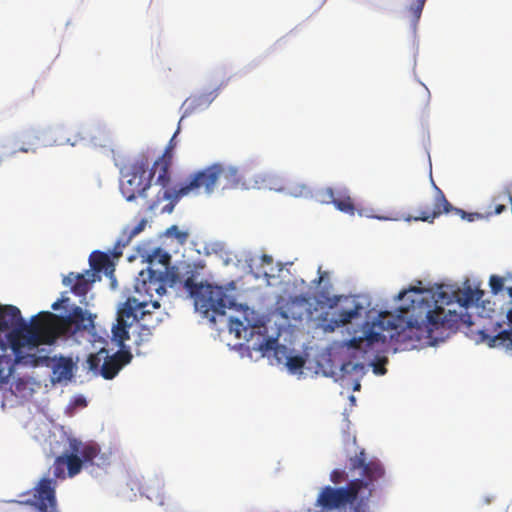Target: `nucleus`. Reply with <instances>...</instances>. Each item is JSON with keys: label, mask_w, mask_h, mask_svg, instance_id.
Segmentation results:
<instances>
[{"label": "nucleus", "mask_w": 512, "mask_h": 512, "mask_svg": "<svg viewBox=\"0 0 512 512\" xmlns=\"http://www.w3.org/2000/svg\"><path fill=\"white\" fill-rule=\"evenodd\" d=\"M95 317V315L84 311L79 306H74L66 316H58L45 311L32 317V325L27 327V330L31 334L30 339L36 341V343L50 345L64 332L86 331L94 333Z\"/></svg>", "instance_id": "nucleus-4"}, {"label": "nucleus", "mask_w": 512, "mask_h": 512, "mask_svg": "<svg viewBox=\"0 0 512 512\" xmlns=\"http://www.w3.org/2000/svg\"><path fill=\"white\" fill-rule=\"evenodd\" d=\"M20 151H21V152H25V153H27V152L29 151V149H28V148H24V147H22V148H20Z\"/></svg>", "instance_id": "nucleus-43"}, {"label": "nucleus", "mask_w": 512, "mask_h": 512, "mask_svg": "<svg viewBox=\"0 0 512 512\" xmlns=\"http://www.w3.org/2000/svg\"><path fill=\"white\" fill-rule=\"evenodd\" d=\"M327 194L331 200V202L334 204V206L341 212L354 215L355 213V205L353 203V200L348 195H339L338 197L334 196V192L331 188L327 189Z\"/></svg>", "instance_id": "nucleus-22"}, {"label": "nucleus", "mask_w": 512, "mask_h": 512, "mask_svg": "<svg viewBox=\"0 0 512 512\" xmlns=\"http://www.w3.org/2000/svg\"><path fill=\"white\" fill-rule=\"evenodd\" d=\"M69 450L81 456L83 463L93 464L94 459L98 456L100 448L94 443H83L77 439H70Z\"/></svg>", "instance_id": "nucleus-20"}, {"label": "nucleus", "mask_w": 512, "mask_h": 512, "mask_svg": "<svg viewBox=\"0 0 512 512\" xmlns=\"http://www.w3.org/2000/svg\"><path fill=\"white\" fill-rule=\"evenodd\" d=\"M424 4H425V0H415L410 5L409 10L412 13L413 17L415 18V20H419L421 13L423 11V8H424Z\"/></svg>", "instance_id": "nucleus-32"}, {"label": "nucleus", "mask_w": 512, "mask_h": 512, "mask_svg": "<svg viewBox=\"0 0 512 512\" xmlns=\"http://www.w3.org/2000/svg\"><path fill=\"white\" fill-rule=\"evenodd\" d=\"M363 306L354 302L353 307L348 310H341L336 317L331 318L326 324H324V330L333 332L336 328L344 326L350 323L353 319L361 316Z\"/></svg>", "instance_id": "nucleus-19"}, {"label": "nucleus", "mask_w": 512, "mask_h": 512, "mask_svg": "<svg viewBox=\"0 0 512 512\" xmlns=\"http://www.w3.org/2000/svg\"><path fill=\"white\" fill-rule=\"evenodd\" d=\"M54 379L58 382L70 380L73 376V362L70 358H60L53 367Z\"/></svg>", "instance_id": "nucleus-23"}, {"label": "nucleus", "mask_w": 512, "mask_h": 512, "mask_svg": "<svg viewBox=\"0 0 512 512\" xmlns=\"http://www.w3.org/2000/svg\"><path fill=\"white\" fill-rule=\"evenodd\" d=\"M318 272L320 275L316 282H317V284H320L324 280V278L327 276V272H322L321 267L319 268Z\"/></svg>", "instance_id": "nucleus-39"}, {"label": "nucleus", "mask_w": 512, "mask_h": 512, "mask_svg": "<svg viewBox=\"0 0 512 512\" xmlns=\"http://www.w3.org/2000/svg\"><path fill=\"white\" fill-rule=\"evenodd\" d=\"M285 365L287 366V368L289 369L290 372L296 373L298 371H301L302 368L304 367L305 359L300 355H295V356L290 355L289 358L287 359Z\"/></svg>", "instance_id": "nucleus-29"}, {"label": "nucleus", "mask_w": 512, "mask_h": 512, "mask_svg": "<svg viewBox=\"0 0 512 512\" xmlns=\"http://www.w3.org/2000/svg\"><path fill=\"white\" fill-rule=\"evenodd\" d=\"M350 469H361L362 478L352 479L345 486L326 485L317 495L314 506L317 512H369L370 499L381 481L385 480V468L379 460L367 461L365 450L349 459Z\"/></svg>", "instance_id": "nucleus-2"}, {"label": "nucleus", "mask_w": 512, "mask_h": 512, "mask_svg": "<svg viewBox=\"0 0 512 512\" xmlns=\"http://www.w3.org/2000/svg\"><path fill=\"white\" fill-rule=\"evenodd\" d=\"M265 181L270 189L282 192L289 196L308 197L311 194L309 186L294 178L283 179L278 176H268Z\"/></svg>", "instance_id": "nucleus-13"}, {"label": "nucleus", "mask_w": 512, "mask_h": 512, "mask_svg": "<svg viewBox=\"0 0 512 512\" xmlns=\"http://www.w3.org/2000/svg\"><path fill=\"white\" fill-rule=\"evenodd\" d=\"M340 299H341V296H335V297H333V299H331V300H330L331 302H330L329 306H330L331 308H332V307H334V306H336V305L338 304V302L340 301Z\"/></svg>", "instance_id": "nucleus-40"}, {"label": "nucleus", "mask_w": 512, "mask_h": 512, "mask_svg": "<svg viewBox=\"0 0 512 512\" xmlns=\"http://www.w3.org/2000/svg\"><path fill=\"white\" fill-rule=\"evenodd\" d=\"M32 325V320L27 323L21 316L20 310L13 305L0 306V331H9L7 337L15 355V363L25 366H48L50 357L37 355L36 353H22V349L34 350L43 343H36L30 339L27 327ZM6 351L5 343L0 340V385L7 384L12 376V359L3 353Z\"/></svg>", "instance_id": "nucleus-3"}, {"label": "nucleus", "mask_w": 512, "mask_h": 512, "mask_svg": "<svg viewBox=\"0 0 512 512\" xmlns=\"http://www.w3.org/2000/svg\"><path fill=\"white\" fill-rule=\"evenodd\" d=\"M147 224L146 219H142L130 232L129 238H132L142 232Z\"/></svg>", "instance_id": "nucleus-35"}, {"label": "nucleus", "mask_w": 512, "mask_h": 512, "mask_svg": "<svg viewBox=\"0 0 512 512\" xmlns=\"http://www.w3.org/2000/svg\"><path fill=\"white\" fill-rule=\"evenodd\" d=\"M417 296L407 308V319L403 315L393 316L382 312L376 321L363 324V334L353 337L345 345L352 349H368L376 343H385L387 338L397 344L396 350L415 349L424 343L444 338L446 332H455L463 315L455 310H445V306L458 303L463 308L477 305L484 291L473 289L470 285L453 290L450 286L440 285L435 291L410 287L398 294L403 299L408 293Z\"/></svg>", "instance_id": "nucleus-1"}, {"label": "nucleus", "mask_w": 512, "mask_h": 512, "mask_svg": "<svg viewBox=\"0 0 512 512\" xmlns=\"http://www.w3.org/2000/svg\"><path fill=\"white\" fill-rule=\"evenodd\" d=\"M507 319L511 324L509 330H499L497 334L491 338V346H503L509 350H512V309L507 312Z\"/></svg>", "instance_id": "nucleus-24"}, {"label": "nucleus", "mask_w": 512, "mask_h": 512, "mask_svg": "<svg viewBox=\"0 0 512 512\" xmlns=\"http://www.w3.org/2000/svg\"><path fill=\"white\" fill-rule=\"evenodd\" d=\"M491 293L497 295L504 288V279L498 275H492L489 279Z\"/></svg>", "instance_id": "nucleus-30"}, {"label": "nucleus", "mask_w": 512, "mask_h": 512, "mask_svg": "<svg viewBox=\"0 0 512 512\" xmlns=\"http://www.w3.org/2000/svg\"><path fill=\"white\" fill-rule=\"evenodd\" d=\"M13 385H14V392H21L22 388L25 387L26 383L23 380H18Z\"/></svg>", "instance_id": "nucleus-37"}, {"label": "nucleus", "mask_w": 512, "mask_h": 512, "mask_svg": "<svg viewBox=\"0 0 512 512\" xmlns=\"http://www.w3.org/2000/svg\"><path fill=\"white\" fill-rule=\"evenodd\" d=\"M219 172L218 163L195 171L187 177L186 181L178 189L166 190L164 198L176 202L189 194L210 195L219 181Z\"/></svg>", "instance_id": "nucleus-6"}, {"label": "nucleus", "mask_w": 512, "mask_h": 512, "mask_svg": "<svg viewBox=\"0 0 512 512\" xmlns=\"http://www.w3.org/2000/svg\"><path fill=\"white\" fill-rule=\"evenodd\" d=\"M149 281H143V286H145V289L147 292H150L151 290H154L159 295H163L166 292L165 287L157 280L153 279V276L155 275V271L149 269Z\"/></svg>", "instance_id": "nucleus-28"}, {"label": "nucleus", "mask_w": 512, "mask_h": 512, "mask_svg": "<svg viewBox=\"0 0 512 512\" xmlns=\"http://www.w3.org/2000/svg\"><path fill=\"white\" fill-rule=\"evenodd\" d=\"M69 301V298L67 297H62L60 299H58L57 301H55L52 305H51V308L53 310H58L62 305H64L65 303H67Z\"/></svg>", "instance_id": "nucleus-36"}, {"label": "nucleus", "mask_w": 512, "mask_h": 512, "mask_svg": "<svg viewBox=\"0 0 512 512\" xmlns=\"http://www.w3.org/2000/svg\"><path fill=\"white\" fill-rule=\"evenodd\" d=\"M504 210H505V206H504V205H499V206H497V208H496L495 212H496L497 214H500V213H502Z\"/></svg>", "instance_id": "nucleus-41"}, {"label": "nucleus", "mask_w": 512, "mask_h": 512, "mask_svg": "<svg viewBox=\"0 0 512 512\" xmlns=\"http://www.w3.org/2000/svg\"><path fill=\"white\" fill-rule=\"evenodd\" d=\"M210 95H212V93H210L209 95H202V96H199V97L193 98V99H188L186 102H189L190 105H194V106H200L202 104L207 106L216 97L217 94H215L213 97L209 98Z\"/></svg>", "instance_id": "nucleus-33"}, {"label": "nucleus", "mask_w": 512, "mask_h": 512, "mask_svg": "<svg viewBox=\"0 0 512 512\" xmlns=\"http://www.w3.org/2000/svg\"><path fill=\"white\" fill-rule=\"evenodd\" d=\"M306 300L303 298H294L286 305V311L283 312L285 318H292L294 320H300L303 316V311H294V308H305Z\"/></svg>", "instance_id": "nucleus-27"}, {"label": "nucleus", "mask_w": 512, "mask_h": 512, "mask_svg": "<svg viewBox=\"0 0 512 512\" xmlns=\"http://www.w3.org/2000/svg\"><path fill=\"white\" fill-rule=\"evenodd\" d=\"M176 136V133L173 137ZM174 138L171 139L170 143H172ZM172 145L169 144V146L165 149L163 155L157 159L153 166L150 168L149 171L154 172V175L158 171V176L156 179V183L161 185L163 188L167 187L170 184L171 177H170V167L172 165Z\"/></svg>", "instance_id": "nucleus-15"}, {"label": "nucleus", "mask_w": 512, "mask_h": 512, "mask_svg": "<svg viewBox=\"0 0 512 512\" xmlns=\"http://www.w3.org/2000/svg\"><path fill=\"white\" fill-rule=\"evenodd\" d=\"M150 161L147 157L137 159L123 175L120 184L122 195L127 201L145 198L146 191L151 187L154 172L149 171Z\"/></svg>", "instance_id": "nucleus-7"}, {"label": "nucleus", "mask_w": 512, "mask_h": 512, "mask_svg": "<svg viewBox=\"0 0 512 512\" xmlns=\"http://www.w3.org/2000/svg\"><path fill=\"white\" fill-rule=\"evenodd\" d=\"M89 264L91 267V273H99L104 271L106 274L113 272V264L110 257L100 251H93L89 256Z\"/></svg>", "instance_id": "nucleus-21"}, {"label": "nucleus", "mask_w": 512, "mask_h": 512, "mask_svg": "<svg viewBox=\"0 0 512 512\" xmlns=\"http://www.w3.org/2000/svg\"><path fill=\"white\" fill-rule=\"evenodd\" d=\"M359 389H360V383H358V382H357V383L354 385V391L359 390Z\"/></svg>", "instance_id": "nucleus-42"}, {"label": "nucleus", "mask_w": 512, "mask_h": 512, "mask_svg": "<svg viewBox=\"0 0 512 512\" xmlns=\"http://www.w3.org/2000/svg\"><path fill=\"white\" fill-rule=\"evenodd\" d=\"M56 482L49 478H42L33 488V498L26 501L36 508L37 512H57L55 494Z\"/></svg>", "instance_id": "nucleus-11"}, {"label": "nucleus", "mask_w": 512, "mask_h": 512, "mask_svg": "<svg viewBox=\"0 0 512 512\" xmlns=\"http://www.w3.org/2000/svg\"><path fill=\"white\" fill-rule=\"evenodd\" d=\"M95 274L87 270L85 273H69L64 279L63 284L70 286L71 291L77 296H85L90 289V284L95 282Z\"/></svg>", "instance_id": "nucleus-17"}, {"label": "nucleus", "mask_w": 512, "mask_h": 512, "mask_svg": "<svg viewBox=\"0 0 512 512\" xmlns=\"http://www.w3.org/2000/svg\"><path fill=\"white\" fill-rule=\"evenodd\" d=\"M374 372H375L376 374H381V375H383V374H385V373H386V369H385L383 366H381V365H375V366H374Z\"/></svg>", "instance_id": "nucleus-38"}, {"label": "nucleus", "mask_w": 512, "mask_h": 512, "mask_svg": "<svg viewBox=\"0 0 512 512\" xmlns=\"http://www.w3.org/2000/svg\"><path fill=\"white\" fill-rule=\"evenodd\" d=\"M242 319L238 317H230L228 328L231 334H234L237 339H245L251 341L255 334L262 338L267 329L264 326L259 315L247 306H240Z\"/></svg>", "instance_id": "nucleus-9"}, {"label": "nucleus", "mask_w": 512, "mask_h": 512, "mask_svg": "<svg viewBox=\"0 0 512 512\" xmlns=\"http://www.w3.org/2000/svg\"><path fill=\"white\" fill-rule=\"evenodd\" d=\"M184 288L194 300L197 310L206 315L212 312L211 321L213 322H215V315L224 316L226 309L235 305L234 300L227 295L224 288L197 283L193 274L185 279Z\"/></svg>", "instance_id": "nucleus-5"}, {"label": "nucleus", "mask_w": 512, "mask_h": 512, "mask_svg": "<svg viewBox=\"0 0 512 512\" xmlns=\"http://www.w3.org/2000/svg\"><path fill=\"white\" fill-rule=\"evenodd\" d=\"M130 324L117 318V323L112 327V340L122 349L124 343L129 339Z\"/></svg>", "instance_id": "nucleus-25"}, {"label": "nucleus", "mask_w": 512, "mask_h": 512, "mask_svg": "<svg viewBox=\"0 0 512 512\" xmlns=\"http://www.w3.org/2000/svg\"><path fill=\"white\" fill-rule=\"evenodd\" d=\"M132 359L129 351L119 350L113 355H109L105 348L96 353H92L86 360L87 369L94 374H100L104 379H113L122 367L128 364Z\"/></svg>", "instance_id": "nucleus-8"}, {"label": "nucleus", "mask_w": 512, "mask_h": 512, "mask_svg": "<svg viewBox=\"0 0 512 512\" xmlns=\"http://www.w3.org/2000/svg\"><path fill=\"white\" fill-rule=\"evenodd\" d=\"M83 461L77 453L71 452L58 456L53 464V474L55 478L64 479L66 477L65 467L67 468V475L74 477L80 473Z\"/></svg>", "instance_id": "nucleus-14"}, {"label": "nucleus", "mask_w": 512, "mask_h": 512, "mask_svg": "<svg viewBox=\"0 0 512 512\" xmlns=\"http://www.w3.org/2000/svg\"><path fill=\"white\" fill-rule=\"evenodd\" d=\"M149 307L158 310L160 304L158 301H139L135 297H129L119 308L117 318H122V321L132 325L136 321L146 320L147 317L153 316Z\"/></svg>", "instance_id": "nucleus-12"}, {"label": "nucleus", "mask_w": 512, "mask_h": 512, "mask_svg": "<svg viewBox=\"0 0 512 512\" xmlns=\"http://www.w3.org/2000/svg\"><path fill=\"white\" fill-rule=\"evenodd\" d=\"M143 321L145 323L140 326L138 339L135 340L137 346L149 341L152 336V329L161 321V318L156 316L155 320H153L152 317H147L146 320Z\"/></svg>", "instance_id": "nucleus-26"}, {"label": "nucleus", "mask_w": 512, "mask_h": 512, "mask_svg": "<svg viewBox=\"0 0 512 512\" xmlns=\"http://www.w3.org/2000/svg\"><path fill=\"white\" fill-rule=\"evenodd\" d=\"M250 348L261 352L262 355H266L273 351L278 363H286L290 356L286 346L279 345L277 343V339L266 337V335H264L258 342H254Z\"/></svg>", "instance_id": "nucleus-16"}, {"label": "nucleus", "mask_w": 512, "mask_h": 512, "mask_svg": "<svg viewBox=\"0 0 512 512\" xmlns=\"http://www.w3.org/2000/svg\"><path fill=\"white\" fill-rule=\"evenodd\" d=\"M451 211H454L456 214L460 215L462 219H467L470 222L480 218V214L478 213H467L462 209L454 208L446 199L443 191L435 186V196L432 206L425 205L419 210V214L417 216H408L405 219L407 221L414 220L433 223V221L440 215Z\"/></svg>", "instance_id": "nucleus-10"}, {"label": "nucleus", "mask_w": 512, "mask_h": 512, "mask_svg": "<svg viewBox=\"0 0 512 512\" xmlns=\"http://www.w3.org/2000/svg\"><path fill=\"white\" fill-rule=\"evenodd\" d=\"M171 282H172V284H174V283H175L174 276L172 277Z\"/></svg>", "instance_id": "nucleus-44"}, {"label": "nucleus", "mask_w": 512, "mask_h": 512, "mask_svg": "<svg viewBox=\"0 0 512 512\" xmlns=\"http://www.w3.org/2000/svg\"><path fill=\"white\" fill-rule=\"evenodd\" d=\"M348 478L347 473L344 470L341 469H334L330 473V481L334 485H339L342 482L346 481Z\"/></svg>", "instance_id": "nucleus-31"}, {"label": "nucleus", "mask_w": 512, "mask_h": 512, "mask_svg": "<svg viewBox=\"0 0 512 512\" xmlns=\"http://www.w3.org/2000/svg\"><path fill=\"white\" fill-rule=\"evenodd\" d=\"M168 233L174 235L180 243H184L188 238V233L180 231L177 226H172L169 228Z\"/></svg>", "instance_id": "nucleus-34"}, {"label": "nucleus", "mask_w": 512, "mask_h": 512, "mask_svg": "<svg viewBox=\"0 0 512 512\" xmlns=\"http://www.w3.org/2000/svg\"><path fill=\"white\" fill-rule=\"evenodd\" d=\"M219 179L223 178L225 180L224 188L234 189V188H244L248 189L251 187V183L247 180L246 175L242 173L238 168L228 166L225 167L221 164H218Z\"/></svg>", "instance_id": "nucleus-18"}]
</instances>
